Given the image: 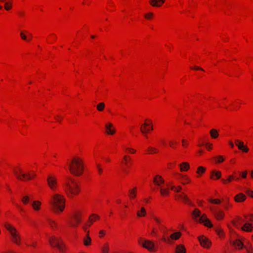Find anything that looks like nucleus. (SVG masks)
<instances>
[{"instance_id":"nucleus-10","label":"nucleus","mask_w":253,"mask_h":253,"mask_svg":"<svg viewBox=\"0 0 253 253\" xmlns=\"http://www.w3.org/2000/svg\"><path fill=\"white\" fill-rule=\"evenodd\" d=\"M48 185L51 190H54L57 184V180L56 177L52 175H49L47 178Z\"/></svg>"},{"instance_id":"nucleus-44","label":"nucleus","mask_w":253,"mask_h":253,"mask_svg":"<svg viewBox=\"0 0 253 253\" xmlns=\"http://www.w3.org/2000/svg\"><path fill=\"white\" fill-rule=\"evenodd\" d=\"M153 13L149 12L148 14L145 15V17L147 19H150L153 16Z\"/></svg>"},{"instance_id":"nucleus-54","label":"nucleus","mask_w":253,"mask_h":253,"mask_svg":"<svg viewBox=\"0 0 253 253\" xmlns=\"http://www.w3.org/2000/svg\"><path fill=\"white\" fill-rule=\"evenodd\" d=\"M217 233L219 236H221L223 234V231L221 229H217Z\"/></svg>"},{"instance_id":"nucleus-41","label":"nucleus","mask_w":253,"mask_h":253,"mask_svg":"<svg viewBox=\"0 0 253 253\" xmlns=\"http://www.w3.org/2000/svg\"><path fill=\"white\" fill-rule=\"evenodd\" d=\"M209 201L212 203H214L216 204H220L221 203V201L219 199H211L209 200Z\"/></svg>"},{"instance_id":"nucleus-51","label":"nucleus","mask_w":253,"mask_h":253,"mask_svg":"<svg viewBox=\"0 0 253 253\" xmlns=\"http://www.w3.org/2000/svg\"><path fill=\"white\" fill-rule=\"evenodd\" d=\"M191 68L195 69V70H202V71L204 70L203 69H202L201 67H198V66H195L194 67H191Z\"/></svg>"},{"instance_id":"nucleus-31","label":"nucleus","mask_w":253,"mask_h":253,"mask_svg":"<svg viewBox=\"0 0 253 253\" xmlns=\"http://www.w3.org/2000/svg\"><path fill=\"white\" fill-rule=\"evenodd\" d=\"M4 3V8L6 10H10L12 7V2L5 1Z\"/></svg>"},{"instance_id":"nucleus-4","label":"nucleus","mask_w":253,"mask_h":253,"mask_svg":"<svg viewBox=\"0 0 253 253\" xmlns=\"http://www.w3.org/2000/svg\"><path fill=\"white\" fill-rule=\"evenodd\" d=\"M193 218L197 221L203 223L205 226L211 227L212 225L210 220L207 217L206 214L201 215L200 211L195 209L192 213Z\"/></svg>"},{"instance_id":"nucleus-36","label":"nucleus","mask_w":253,"mask_h":253,"mask_svg":"<svg viewBox=\"0 0 253 253\" xmlns=\"http://www.w3.org/2000/svg\"><path fill=\"white\" fill-rule=\"evenodd\" d=\"M148 151L149 153L152 154V153H157L158 152V150L155 148H153L152 147H149L148 148Z\"/></svg>"},{"instance_id":"nucleus-35","label":"nucleus","mask_w":253,"mask_h":253,"mask_svg":"<svg viewBox=\"0 0 253 253\" xmlns=\"http://www.w3.org/2000/svg\"><path fill=\"white\" fill-rule=\"evenodd\" d=\"M170 189L174 190L176 192H179L181 189V187L180 186H175L174 185H171Z\"/></svg>"},{"instance_id":"nucleus-45","label":"nucleus","mask_w":253,"mask_h":253,"mask_svg":"<svg viewBox=\"0 0 253 253\" xmlns=\"http://www.w3.org/2000/svg\"><path fill=\"white\" fill-rule=\"evenodd\" d=\"M21 38L24 40H28L27 36L24 34V33L21 32L20 33Z\"/></svg>"},{"instance_id":"nucleus-28","label":"nucleus","mask_w":253,"mask_h":253,"mask_svg":"<svg viewBox=\"0 0 253 253\" xmlns=\"http://www.w3.org/2000/svg\"><path fill=\"white\" fill-rule=\"evenodd\" d=\"M146 214V211L144 208L142 207L140 211H138L137 212V215L139 217L144 216Z\"/></svg>"},{"instance_id":"nucleus-7","label":"nucleus","mask_w":253,"mask_h":253,"mask_svg":"<svg viewBox=\"0 0 253 253\" xmlns=\"http://www.w3.org/2000/svg\"><path fill=\"white\" fill-rule=\"evenodd\" d=\"M49 243L52 247H56L60 251L63 252L64 247L61 241L55 237H52L49 239Z\"/></svg>"},{"instance_id":"nucleus-1","label":"nucleus","mask_w":253,"mask_h":253,"mask_svg":"<svg viewBox=\"0 0 253 253\" xmlns=\"http://www.w3.org/2000/svg\"><path fill=\"white\" fill-rule=\"evenodd\" d=\"M63 187L66 193L70 198L77 195L80 191L78 184L71 178H68V180L63 183Z\"/></svg>"},{"instance_id":"nucleus-61","label":"nucleus","mask_w":253,"mask_h":253,"mask_svg":"<svg viewBox=\"0 0 253 253\" xmlns=\"http://www.w3.org/2000/svg\"><path fill=\"white\" fill-rule=\"evenodd\" d=\"M182 142L183 146H185V144H187V143H186V140L185 139H183L182 140Z\"/></svg>"},{"instance_id":"nucleus-26","label":"nucleus","mask_w":253,"mask_h":253,"mask_svg":"<svg viewBox=\"0 0 253 253\" xmlns=\"http://www.w3.org/2000/svg\"><path fill=\"white\" fill-rule=\"evenodd\" d=\"M99 216L95 214H92L91 215V216L89 217V222H90V224H88V226H90L92 223L95 220L99 219Z\"/></svg>"},{"instance_id":"nucleus-60","label":"nucleus","mask_w":253,"mask_h":253,"mask_svg":"<svg viewBox=\"0 0 253 253\" xmlns=\"http://www.w3.org/2000/svg\"><path fill=\"white\" fill-rule=\"evenodd\" d=\"M83 229L84 230V231L86 232V235H89V231L86 230V227H83Z\"/></svg>"},{"instance_id":"nucleus-46","label":"nucleus","mask_w":253,"mask_h":253,"mask_svg":"<svg viewBox=\"0 0 253 253\" xmlns=\"http://www.w3.org/2000/svg\"><path fill=\"white\" fill-rule=\"evenodd\" d=\"M154 220L156 221V222L160 225H162L161 224V220L158 218H157V217H155V216H154L153 217Z\"/></svg>"},{"instance_id":"nucleus-25","label":"nucleus","mask_w":253,"mask_h":253,"mask_svg":"<svg viewBox=\"0 0 253 253\" xmlns=\"http://www.w3.org/2000/svg\"><path fill=\"white\" fill-rule=\"evenodd\" d=\"M84 244L85 246H88L91 244V239L89 235H86L83 239Z\"/></svg>"},{"instance_id":"nucleus-19","label":"nucleus","mask_w":253,"mask_h":253,"mask_svg":"<svg viewBox=\"0 0 253 253\" xmlns=\"http://www.w3.org/2000/svg\"><path fill=\"white\" fill-rule=\"evenodd\" d=\"M175 252L176 253H186V249L183 245L180 244L176 246Z\"/></svg>"},{"instance_id":"nucleus-40","label":"nucleus","mask_w":253,"mask_h":253,"mask_svg":"<svg viewBox=\"0 0 253 253\" xmlns=\"http://www.w3.org/2000/svg\"><path fill=\"white\" fill-rule=\"evenodd\" d=\"M47 220L52 228H53L54 226L56 227V223L53 220L50 219H47Z\"/></svg>"},{"instance_id":"nucleus-52","label":"nucleus","mask_w":253,"mask_h":253,"mask_svg":"<svg viewBox=\"0 0 253 253\" xmlns=\"http://www.w3.org/2000/svg\"><path fill=\"white\" fill-rule=\"evenodd\" d=\"M26 245L27 246H31L33 247H35V246H36V244H35V243H31V244H29V243L26 242Z\"/></svg>"},{"instance_id":"nucleus-53","label":"nucleus","mask_w":253,"mask_h":253,"mask_svg":"<svg viewBox=\"0 0 253 253\" xmlns=\"http://www.w3.org/2000/svg\"><path fill=\"white\" fill-rule=\"evenodd\" d=\"M105 232L104 230H100L99 231V234H100V237H102L104 235H105Z\"/></svg>"},{"instance_id":"nucleus-58","label":"nucleus","mask_w":253,"mask_h":253,"mask_svg":"<svg viewBox=\"0 0 253 253\" xmlns=\"http://www.w3.org/2000/svg\"><path fill=\"white\" fill-rule=\"evenodd\" d=\"M97 167L99 173L100 174L102 172V169L100 168V166L99 165H97Z\"/></svg>"},{"instance_id":"nucleus-49","label":"nucleus","mask_w":253,"mask_h":253,"mask_svg":"<svg viewBox=\"0 0 253 253\" xmlns=\"http://www.w3.org/2000/svg\"><path fill=\"white\" fill-rule=\"evenodd\" d=\"M206 147L209 150H211L212 149V144L210 143L206 144Z\"/></svg>"},{"instance_id":"nucleus-42","label":"nucleus","mask_w":253,"mask_h":253,"mask_svg":"<svg viewBox=\"0 0 253 253\" xmlns=\"http://www.w3.org/2000/svg\"><path fill=\"white\" fill-rule=\"evenodd\" d=\"M246 193L249 196H250L251 197H252V198H253V191L249 189H247L246 190Z\"/></svg>"},{"instance_id":"nucleus-27","label":"nucleus","mask_w":253,"mask_h":253,"mask_svg":"<svg viewBox=\"0 0 253 253\" xmlns=\"http://www.w3.org/2000/svg\"><path fill=\"white\" fill-rule=\"evenodd\" d=\"M210 134L212 138H216L218 136V131L215 129H212L210 131Z\"/></svg>"},{"instance_id":"nucleus-12","label":"nucleus","mask_w":253,"mask_h":253,"mask_svg":"<svg viewBox=\"0 0 253 253\" xmlns=\"http://www.w3.org/2000/svg\"><path fill=\"white\" fill-rule=\"evenodd\" d=\"M199 241L200 242L201 245L207 248H210L211 244V242L208 239L205 238L204 237H199L198 238Z\"/></svg>"},{"instance_id":"nucleus-9","label":"nucleus","mask_w":253,"mask_h":253,"mask_svg":"<svg viewBox=\"0 0 253 253\" xmlns=\"http://www.w3.org/2000/svg\"><path fill=\"white\" fill-rule=\"evenodd\" d=\"M150 123H145L140 126L141 132L145 136L147 137V133L153 129V126L151 124V121H149Z\"/></svg>"},{"instance_id":"nucleus-11","label":"nucleus","mask_w":253,"mask_h":253,"mask_svg":"<svg viewBox=\"0 0 253 253\" xmlns=\"http://www.w3.org/2000/svg\"><path fill=\"white\" fill-rule=\"evenodd\" d=\"M212 213L215 218L218 220L222 219L224 215L223 212L221 210H218L216 208H211Z\"/></svg>"},{"instance_id":"nucleus-32","label":"nucleus","mask_w":253,"mask_h":253,"mask_svg":"<svg viewBox=\"0 0 253 253\" xmlns=\"http://www.w3.org/2000/svg\"><path fill=\"white\" fill-rule=\"evenodd\" d=\"M97 109L99 111H102L105 108V104L103 102L99 103L96 106Z\"/></svg>"},{"instance_id":"nucleus-29","label":"nucleus","mask_w":253,"mask_h":253,"mask_svg":"<svg viewBox=\"0 0 253 253\" xmlns=\"http://www.w3.org/2000/svg\"><path fill=\"white\" fill-rule=\"evenodd\" d=\"M180 236H181L180 232H176V233H174L173 234H171L170 236V238L173 240H177L179 238Z\"/></svg>"},{"instance_id":"nucleus-59","label":"nucleus","mask_w":253,"mask_h":253,"mask_svg":"<svg viewBox=\"0 0 253 253\" xmlns=\"http://www.w3.org/2000/svg\"><path fill=\"white\" fill-rule=\"evenodd\" d=\"M124 159L126 162V163L127 162V161H128V159H127V156H125L124 157Z\"/></svg>"},{"instance_id":"nucleus-18","label":"nucleus","mask_w":253,"mask_h":253,"mask_svg":"<svg viewBox=\"0 0 253 253\" xmlns=\"http://www.w3.org/2000/svg\"><path fill=\"white\" fill-rule=\"evenodd\" d=\"M165 0H150V3L153 6L159 7L162 5Z\"/></svg>"},{"instance_id":"nucleus-17","label":"nucleus","mask_w":253,"mask_h":253,"mask_svg":"<svg viewBox=\"0 0 253 253\" xmlns=\"http://www.w3.org/2000/svg\"><path fill=\"white\" fill-rule=\"evenodd\" d=\"M113 127V125L111 123H108L105 125V128L106 129V132L108 134H110L113 135L115 132V130L114 129H111Z\"/></svg>"},{"instance_id":"nucleus-38","label":"nucleus","mask_w":253,"mask_h":253,"mask_svg":"<svg viewBox=\"0 0 253 253\" xmlns=\"http://www.w3.org/2000/svg\"><path fill=\"white\" fill-rule=\"evenodd\" d=\"M30 200V198L28 196H25L22 199V201L24 204H27Z\"/></svg>"},{"instance_id":"nucleus-5","label":"nucleus","mask_w":253,"mask_h":253,"mask_svg":"<svg viewBox=\"0 0 253 253\" xmlns=\"http://www.w3.org/2000/svg\"><path fill=\"white\" fill-rule=\"evenodd\" d=\"M5 227L11 234L12 241L17 245H19L21 237L15 228L7 223L5 225Z\"/></svg>"},{"instance_id":"nucleus-14","label":"nucleus","mask_w":253,"mask_h":253,"mask_svg":"<svg viewBox=\"0 0 253 253\" xmlns=\"http://www.w3.org/2000/svg\"><path fill=\"white\" fill-rule=\"evenodd\" d=\"M164 180L163 179L161 176L157 175L155 176L153 179V182L157 186L161 187V185L164 183Z\"/></svg>"},{"instance_id":"nucleus-21","label":"nucleus","mask_w":253,"mask_h":253,"mask_svg":"<svg viewBox=\"0 0 253 253\" xmlns=\"http://www.w3.org/2000/svg\"><path fill=\"white\" fill-rule=\"evenodd\" d=\"M179 167L181 171H187L190 168L189 164L187 162H183L179 165Z\"/></svg>"},{"instance_id":"nucleus-39","label":"nucleus","mask_w":253,"mask_h":253,"mask_svg":"<svg viewBox=\"0 0 253 253\" xmlns=\"http://www.w3.org/2000/svg\"><path fill=\"white\" fill-rule=\"evenodd\" d=\"M205 170H206V169L205 168H204L203 167L200 166V167H198L197 172L198 173H204L205 171Z\"/></svg>"},{"instance_id":"nucleus-6","label":"nucleus","mask_w":253,"mask_h":253,"mask_svg":"<svg viewBox=\"0 0 253 253\" xmlns=\"http://www.w3.org/2000/svg\"><path fill=\"white\" fill-rule=\"evenodd\" d=\"M13 173H14L16 178L18 179L23 181L31 180L33 177L36 176V174L35 173H33L32 174H31L30 173H23L21 169H16L14 168Z\"/></svg>"},{"instance_id":"nucleus-22","label":"nucleus","mask_w":253,"mask_h":253,"mask_svg":"<svg viewBox=\"0 0 253 253\" xmlns=\"http://www.w3.org/2000/svg\"><path fill=\"white\" fill-rule=\"evenodd\" d=\"M237 146L239 149L242 150L244 152H248L249 151V148L247 146L244 145L243 141L239 144L238 143Z\"/></svg>"},{"instance_id":"nucleus-43","label":"nucleus","mask_w":253,"mask_h":253,"mask_svg":"<svg viewBox=\"0 0 253 253\" xmlns=\"http://www.w3.org/2000/svg\"><path fill=\"white\" fill-rule=\"evenodd\" d=\"M160 230L164 233L166 232V227L163 225L160 226Z\"/></svg>"},{"instance_id":"nucleus-24","label":"nucleus","mask_w":253,"mask_h":253,"mask_svg":"<svg viewBox=\"0 0 253 253\" xmlns=\"http://www.w3.org/2000/svg\"><path fill=\"white\" fill-rule=\"evenodd\" d=\"M221 176V173L219 171H212L211 172V178H214V177L216 179H219Z\"/></svg>"},{"instance_id":"nucleus-47","label":"nucleus","mask_w":253,"mask_h":253,"mask_svg":"<svg viewBox=\"0 0 253 253\" xmlns=\"http://www.w3.org/2000/svg\"><path fill=\"white\" fill-rule=\"evenodd\" d=\"M218 160L217 161V163H221L224 161V158L222 156H218Z\"/></svg>"},{"instance_id":"nucleus-64","label":"nucleus","mask_w":253,"mask_h":253,"mask_svg":"<svg viewBox=\"0 0 253 253\" xmlns=\"http://www.w3.org/2000/svg\"><path fill=\"white\" fill-rule=\"evenodd\" d=\"M242 142V141H240V140H238V139H236V140H235V144H236V145L237 146V144H238V143L239 144V143H240V142Z\"/></svg>"},{"instance_id":"nucleus-34","label":"nucleus","mask_w":253,"mask_h":253,"mask_svg":"<svg viewBox=\"0 0 253 253\" xmlns=\"http://www.w3.org/2000/svg\"><path fill=\"white\" fill-rule=\"evenodd\" d=\"M160 191L162 195H165L169 194V191L167 189H164L161 187L160 188Z\"/></svg>"},{"instance_id":"nucleus-13","label":"nucleus","mask_w":253,"mask_h":253,"mask_svg":"<svg viewBox=\"0 0 253 253\" xmlns=\"http://www.w3.org/2000/svg\"><path fill=\"white\" fill-rule=\"evenodd\" d=\"M73 217L74 219L75 220L76 223H74L72 221H70L69 223L72 227H76L77 224L80 223L81 221V219L80 218V214L78 213H75L73 215Z\"/></svg>"},{"instance_id":"nucleus-50","label":"nucleus","mask_w":253,"mask_h":253,"mask_svg":"<svg viewBox=\"0 0 253 253\" xmlns=\"http://www.w3.org/2000/svg\"><path fill=\"white\" fill-rule=\"evenodd\" d=\"M242 177L243 178H246L247 175V171H245L241 173Z\"/></svg>"},{"instance_id":"nucleus-55","label":"nucleus","mask_w":253,"mask_h":253,"mask_svg":"<svg viewBox=\"0 0 253 253\" xmlns=\"http://www.w3.org/2000/svg\"><path fill=\"white\" fill-rule=\"evenodd\" d=\"M163 240L165 242H167L168 243H170V239L169 238L167 239L165 237H163Z\"/></svg>"},{"instance_id":"nucleus-57","label":"nucleus","mask_w":253,"mask_h":253,"mask_svg":"<svg viewBox=\"0 0 253 253\" xmlns=\"http://www.w3.org/2000/svg\"><path fill=\"white\" fill-rule=\"evenodd\" d=\"M185 181L182 182V183L183 184H185L186 183H188L190 181L189 179L186 177H185Z\"/></svg>"},{"instance_id":"nucleus-23","label":"nucleus","mask_w":253,"mask_h":253,"mask_svg":"<svg viewBox=\"0 0 253 253\" xmlns=\"http://www.w3.org/2000/svg\"><path fill=\"white\" fill-rule=\"evenodd\" d=\"M179 198H181L183 201L189 205H192L189 198L184 193H182L181 195H179L178 196Z\"/></svg>"},{"instance_id":"nucleus-48","label":"nucleus","mask_w":253,"mask_h":253,"mask_svg":"<svg viewBox=\"0 0 253 253\" xmlns=\"http://www.w3.org/2000/svg\"><path fill=\"white\" fill-rule=\"evenodd\" d=\"M109 250V248L107 246L106 247H104L102 249V252L103 253H108Z\"/></svg>"},{"instance_id":"nucleus-56","label":"nucleus","mask_w":253,"mask_h":253,"mask_svg":"<svg viewBox=\"0 0 253 253\" xmlns=\"http://www.w3.org/2000/svg\"><path fill=\"white\" fill-rule=\"evenodd\" d=\"M127 150H128L130 153H134L135 152V150L133 149L128 148Z\"/></svg>"},{"instance_id":"nucleus-8","label":"nucleus","mask_w":253,"mask_h":253,"mask_svg":"<svg viewBox=\"0 0 253 253\" xmlns=\"http://www.w3.org/2000/svg\"><path fill=\"white\" fill-rule=\"evenodd\" d=\"M139 243L142 245L143 247L151 251H153L154 247V244L153 242L150 240L140 239L139 240Z\"/></svg>"},{"instance_id":"nucleus-15","label":"nucleus","mask_w":253,"mask_h":253,"mask_svg":"<svg viewBox=\"0 0 253 253\" xmlns=\"http://www.w3.org/2000/svg\"><path fill=\"white\" fill-rule=\"evenodd\" d=\"M241 229L244 231L251 232L253 229V226L251 223L247 222L244 224Z\"/></svg>"},{"instance_id":"nucleus-62","label":"nucleus","mask_w":253,"mask_h":253,"mask_svg":"<svg viewBox=\"0 0 253 253\" xmlns=\"http://www.w3.org/2000/svg\"><path fill=\"white\" fill-rule=\"evenodd\" d=\"M250 216H251V218H250L249 219V221H251V222H253V214H251Z\"/></svg>"},{"instance_id":"nucleus-3","label":"nucleus","mask_w":253,"mask_h":253,"mask_svg":"<svg viewBox=\"0 0 253 253\" xmlns=\"http://www.w3.org/2000/svg\"><path fill=\"white\" fill-rule=\"evenodd\" d=\"M65 198L64 197L59 194H54L50 201L53 209L56 212H62L65 208Z\"/></svg>"},{"instance_id":"nucleus-20","label":"nucleus","mask_w":253,"mask_h":253,"mask_svg":"<svg viewBox=\"0 0 253 253\" xmlns=\"http://www.w3.org/2000/svg\"><path fill=\"white\" fill-rule=\"evenodd\" d=\"M233 245L236 249H241L244 247L243 243L239 239L236 240L233 242Z\"/></svg>"},{"instance_id":"nucleus-2","label":"nucleus","mask_w":253,"mask_h":253,"mask_svg":"<svg viewBox=\"0 0 253 253\" xmlns=\"http://www.w3.org/2000/svg\"><path fill=\"white\" fill-rule=\"evenodd\" d=\"M69 169L76 176L82 175L84 169L83 160L79 157L74 158L69 164Z\"/></svg>"},{"instance_id":"nucleus-16","label":"nucleus","mask_w":253,"mask_h":253,"mask_svg":"<svg viewBox=\"0 0 253 253\" xmlns=\"http://www.w3.org/2000/svg\"><path fill=\"white\" fill-rule=\"evenodd\" d=\"M246 199V196L242 193H240L235 196L234 199L236 202H242Z\"/></svg>"},{"instance_id":"nucleus-33","label":"nucleus","mask_w":253,"mask_h":253,"mask_svg":"<svg viewBox=\"0 0 253 253\" xmlns=\"http://www.w3.org/2000/svg\"><path fill=\"white\" fill-rule=\"evenodd\" d=\"M233 179H234L233 176L230 175L228 176V177L226 180L224 179H222V181L224 184H226L228 182H230L231 181V180Z\"/></svg>"},{"instance_id":"nucleus-63","label":"nucleus","mask_w":253,"mask_h":253,"mask_svg":"<svg viewBox=\"0 0 253 253\" xmlns=\"http://www.w3.org/2000/svg\"><path fill=\"white\" fill-rule=\"evenodd\" d=\"M176 144V142H172V141H170V142H169L170 146H171V147H172L173 145H174V144Z\"/></svg>"},{"instance_id":"nucleus-30","label":"nucleus","mask_w":253,"mask_h":253,"mask_svg":"<svg viewBox=\"0 0 253 253\" xmlns=\"http://www.w3.org/2000/svg\"><path fill=\"white\" fill-rule=\"evenodd\" d=\"M41 204V203L39 201H34L32 204V206L35 210H39L40 208Z\"/></svg>"},{"instance_id":"nucleus-37","label":"nucleus","mask_w":253,"mask_h":253,"mask_svg":"<svg viewBox=\"0 0 253 253\" xmlns=\"http://www.w3.org/2000/svg\"><path fill=\"white\" fill-rule=\"evenodd\" d=\"M135 190H136V188H135L134 189H133L132 190H129V192L130 193V198H134L136 196Z\"/></svg>"}]
</instances>
